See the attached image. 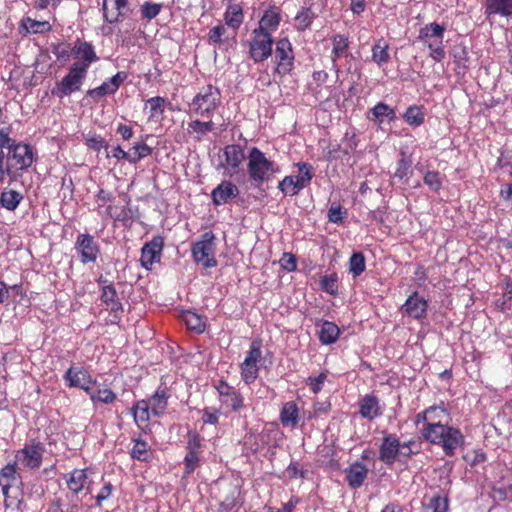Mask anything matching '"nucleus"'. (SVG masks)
I'll list each match as a JSON object with an SVG mask.
<instances>
[{
  "mask_svg": "<svg viewBox=\"0 0 512 512\" xmlns=\"http://www.w3.org/2000/svg\"><path fill=\"white\" fill-rule=\"evenodd\" d=\"M368 475V468L356 461L353 464H351L346 470H345V478L348 483V485L353 488L357 489L361 487L367 478Z\"/></svg>",
  "mask_w": 512,
  "mask_h": 512,
  "instance_id": "2f4dec72",
  "label": "nucleus"
},
{
  "mask_svg": "<svg viewBox=\"0 0 512 512\" xmlns=\"http://www.w3.org/2000/svg\"><path fill=\"white\" fill-rule=\"evenodd\" d=\"M281 20V9L277 6H270L264 11L259 20L258 27L254 30L272 35V32L278 29Z\"/></svg>",
  "mask_w": 512,
  "mask_h": 512,
  "instance_id": "a878e982",
  "label": "nucleus"
},
{
  "mask_svg": "<svg viewBox=\"0 0 512 512\" xmlns=\"http://www.w3.org/2000/svg\"><path fill=\"white\" fill-rule=\"evenodd\" d=\"M262 342L255 339L251 342L244 361L240 364L241 379L247 385L253 383L259 375L262 360Z\"/></svg>",
  "mask_w": 512,
  "mask_h": 512,
  "instance_id": "1a4fd4ad",
  "label": "nucleus"
},
{
  "mask_svg": "<svg viewBox=\"0 0 512 512\" xmlns=\"http://www.w3.org/2000/svg\"><path fill=\"white\" fill-rule=\"evenodd\" d=\"M412 161L404 154H401V158L397 162V168L394 172V177L404 179L412 173L411 170Z\"/></svg>",
  "mask_w": 512,
  "mask_h": 512,
  "instance_id": "bf43d9fd",
  "label": "nucleus"
},
{
  "mask_svg": "<svg viewBox=\"0 0 512 512\" xmlns=\"http://www.w3.org/2000/svg\"><path fill=\"white\" fill-rule=\"evenodd\" d=\"M215 236L212 232H206L202 239L196 242L192 247V254L197 263H201L206 268L216 266L217 261L214 257Z\"/></svg>",
  "mask_w": 512,
  "mask_h": 512,
  "instance_id": "2eb2a0df",
  "label": "nucleus"
},
{
  "mask_svg": "<svg viewBox=\"0 0 512 512\" xmlns=\"http://www.w3.org/2000/svg\"><path fill=\"white\" fill-rule=\"evenodd\" d=\"M428 508L433 512H447L449 508V499L447 495L435 494L427 502Z\"/></svg>",
  "mask_w": 512,
  "mask_h": 512,
  "instance_id": "5fc2aeb1",
  "label": "nucleus"
},
{
  "mask_svg": "<svg viewBox=\"0 0 512 512\" xmlns=\"http://www.w3.org/2000/svg\"><path fill=\"white\" fill-rule=\"evenodd\" d=\"M370 112L373 115V119L377 120L379 123L383 122L384 117H387L390 120H393L396 117L395 110L383 102L375 105Z\"/></svg>",
  "mask_w": 512,
  "mask_h": 512,
  "instance_id": "8fccbe9b",
  "label": "nucleus"
},
{
  "mask_svg": "<svg viewBox=\"0 0 512 512\" xmlns=\"http://www.w3.org/2000/svg\"><path fill=\"white\" fill-rule=\"evenodd\" d=\"M166 100L163 97L156 96L148 99L146 105L150 108V118L162 115L165 111Z\"/></svg>",
  "mask_w": 512,
  "mask_h": 512,
  "instance_id": "052dcab7",
  "label": "nucleus"
},
{
  "mask_svg": "<svg viewBox=\"0 0 512 512\" xmlns=\"http://www.w3.org/2000/svg\"><path fill=\"white\" fill-rule=\"evenodd\" d=\"M45 451L44 443L31 439L21 449L15 451V464H18L19 469L38 470L43 463Z\"/></svg>",
  "mask_w": 512,
  "mask_h": 512,
  "instance_id": "6e6552de",
  "label": "nucleus"
},
{
  "mask_svg": "<svg viewBox=\"0 0 512 512\" xmlns=\"http://www.w3.org/2000/svg\"><path fill=\"white\" fill-rule=\"evenodd\" d=\"M451 421L450 413L444 407L431 406L416 415V424L423 423L421 434H427L438 427L449 425Z\"/></svg>",
  "mask_w": 512,
  "mask_h": 512,
  "instance_id": "9b49d317",
  "label": "nucleus"
},
{
  "mask_svg": "<svg viewBox=\"0 0 512 512\" xmlns=\"http://www.w3.org/2000/svg\"><path fill=\"white\" fill-rule=\"evenodd\" d=\"M202 421L205 424L216 425L219 421V410L212 407H206L202 411Z\"/></svg>",
  "mask_w": 512,
  "mask_h": 512,
  "instance_id": "774afa93",
  "label": "nucleus"
},
{
  "mask_svg": "<svg viewBox=\"0 0 512 512\" xmlns=\"http://www.w3.org/2000/svg\"><path fill=\"white\" fill-rule=\"evenodd\" d=\"M484 8L487 19H491L495 15L512 16V0H486Z\"/></svg>",
  "mask_w": 512,
  "mask_h": 512,
  "instance_id": "473e14b6",
  "label": "nucleus"
},
{
  "mask_svg": "<svg viewBox=\"0 0 512 512\" xmlns=\"http://www.w3.org/2000/svg\"><path fill=\"white\" fill-rule=\"evenodd\" d=\"M382 413L379 399L375 395L367 394L359 401V414L361 417L371 421L381 416Z\"/></svg>",
  "mask_w": 512,
  "mask_h": 512,
  "instance_id": "c756f323",
  "label": "nucleus"
},
{
  "mask_svg": "<svg viewBox=\"0 0 512 512\" xmlns=\"http://www.w3.org/2000/svg\"><path fill=\"white\" fill-rule=\"evenodd\" d=\"M132 5V0H103L104 19L109 23L118 22L133 11Z\"/></svg>",
  "mask_w": 512,
  "mask_h": 512,
  "instance_id": "aec40b11",
  "label": "nucleus"
},
{
  "mask_svg": "<svg viewBox=\"0 0 512 512\" xmlns=\"http://www.w3.org/2000/svg\"><path fill=\"white\" fill-rule=\"evenodd\" d=\"M328 373L327 372H321L316 377H309L307 379V385L310 387L311 391L314 394L319 393L322 390V386L327 379Z\"/></svg>",
  "mask_w": 512,
  "mask_h": 512,
  "instance_id": "338daca9",
  "label": "nucleus"
},
{
  "mask_svg": "<svg viewBox=\"0 0 512 512\" xmlns=\"http://www.w3.org/2000/svg\"><path fill=\"white\" fill-rule=\"evenodd\" d=\"M247 175L250 183L260 188L280 172V166L257 147H251L247 155Z\"/></svg>",
  "mask_w": 512,
  "mask_h": 512,
  "instance_id": "7ed1b4c3",
  "label": "nucleus"
},
{
  "mask_svg": "<svg viewBox=\"0 0 512 512\" xmlns=\"http://www.w3.org/2000/svg\"><path fill=\"white\" fill-rule=\"evenodd\" d=\"M403 118L405 122L408 123L410 126L418 127L424 123L425 113L422 107L412 105L407 108L403 115Z\"/></svg>",
  "mask_w": 512,
  "mask_h": 512,
  "instance_id": "c03bdc74",
  "label": "nucleus"
},
{
  "mask_svg": "<svg viewBox=\"0 0 512 512\" xmlns=\"http://www.w3.org/2000/svg\"><path fill=\"white\" fill-rule=\"evenodd\" d=\"M93 405L96 406L99 403L111 405L117 400V394L110 388H95L91 386L90 392H87Z\"/></svg>",
  "mask_w": 512,
  "mask_h": 512,
  "instance_id": "e433bc0d",
  "label": "nucleus"
},
{
  "mask_svg": "<svg viewBox=\"0 0 512 512\" xmlns=\"http://www.w3.org/2000/svg\"><path fill=\"white\" fill-rule=\"evenodd\" d=\"M133 447L130 456L134 460L148 462L152 457L150 445L142 439H133Z\"/></svg>",
  "mask_w": 512,
  "mask_h": 512,
  "instance_id": "4c0bfd02",
  "label": "nucleus"
},
{
  "mask_svg": "<svg viewBox=\"0 0 512 512\" xmlns=\"http://www.w3.org/2000/svg\"><path fill=\"white\" fill-rule=\"evenodd\" d=\"M18 464H7L0 470V485L2 490H10L11 481L16 479Z\"/></svg>",
  "mask_w": 512,
  "mask_h": 512,
  "instance_id": "49530a36",
  "label": "nucleus"
},
{
  "mask_svg": "<svg viewBox=\"0 0 512 512\" xmlns=\"http://www.w3.org/2000/svg\"><path fill=\"white\" fill-rule=\"evenodd\" d=\"M279 419L284 427L295 428L300 420L298 405L294 401L284 403L280 411Z\"/></svg>",
  "mask_w": 512,
  "mask_h": 512,
  "instance_id": "f704fd0d",
  "label": "nucleus"
},
{
  "mask_svg": "<svg viewBox=\"0 0 512 512\" xmlns=\"http://www.w3.org/2000/svg\"><path fill=\"white\" fill-rule=\"evenodd\" d=\"M75 249L83 264L95 262L100 253L99 244L90 234H79L75 241Z\"/></svg>",
  "mask_w": 512,
  "mask_h": 512,
  "instance_id": "6ab92c4d",
  "label": "nucleus"
},
{
  "mask_svg": "<svg viewBox=\"0 0 512 512\" xmlns=\"http://www.w3.org/2000/svg\"><path fill=\"white\" fill-rule=\"evenodd\" d=\"M0 141V183L8 176L10 181H17L34 162L33 148L25 143L10 138Z\"/></svg>",
  "mask_w": 512,
  "mask_h": 512,
  "instance_id": "f257e3e1",
  "label": "nucleus"
},
{
  "mask_svg": "<svg viewBox=\"0 0 512 512\" xmlns=\"http://www.w3.org/2000/svg\"><path fill=\"white\" fill-rule=\"evenodd\" d=\"M278 188L284 195L295 196L303 188L299 186L294 176H285L278 185Z\"/></svg>",
  "mask_w": 512,
  "mask_h": 512,
  "instance_id": "3c124183",
  "label": "nucleus"
},
{
  "mask_svg": "<svg viewBox=\"0 0 512 512\" xmlns=\"http://www.w3.org/2000/svg\"><path fill=\"white\" fill-rule=\"evenodd\" d=\"M424 183L433 191L438 192L442 187L441 175L437 171H428L424 175Z\"/></svg>",
  "mask_w": 512,
  "mask_h": 512,
  "instance_id": "e2e57ef3",
  "label": "nucleus"
},
{
  "mask_svg": "<svg viewBox=\"0 0 512 512\" xmlns=\"http://www.w3.org/2000/svg\"><path fill=\"white\" fill-rule=\"evenodd\" d=\"M19 33L23 36L28 34H44L52 30L48 20H37L29 16L23 17L19 22Z\"/></svg>",
  "mask_w": 512,
  "mask_h": 512,
  "instance_id": "cd10ccee",
  "label": "nucleus"
},
{
  "mask_svg": "<svg viewBox=\"0 0 512 512\" xmlns=\"http://www.w3.org/2000/svg\"><path fill=\"white\" fill-rule=\"evenodd\" d=\"M347 215L348 213L346 209H344L339 203L333 202L329 207L327 217L331 223L342 224Z\"/></svg>",
  "mask_w": 512,
  "mask_h": 512,
  "instance_id": "864d4df0",
  "label": "nucleus"
},
{
  "mask_svg": "<svg viewBox=\"0 0 512 512\" xmlns=\"http://www.w3.org/2000/svg\"><path fill=\"white\" fill-rule=\"evenodd\" d=\"M107 213L114 219V221H118L123 224L128 222L132 217V211L127 206H122L121 208L108 206Z\"/></svg>",
  "mask_w": 512,
  "mask_h": 512,
  "instance_id": "6e6d98bb",
  "label": "nucleus"
},
{
  "mask_svg": "<svg viewBox=\"0 0 512 512\" xmlns=\"http://www.w3.org/2000/svg\"><path fill=\"white\" fill-rule=\"evenodd\" d=\"M214 388L218 392L219 401L223 407H226L233 412H239L245 407V400L242 393L235 387L229 385L226 380H218L215 382Z\"/></svg>",
  "mask_w": 512,
  "mask_h": 512,
  "instance_id": "4468645a",
  "label": "nucleus"
},
{
  "mask_svg": "<svg viewBox=\"0 0 512 512\" xmlns=\"http://www.w3.org/2000/svg\"><path fill=\"white\" fill-rule=\"evenodd\" d=\"M229 38H231V30L222 23L212 27L207 34V40L212 45H221Z\"/></svg>",
  "mask_w": 512,
  "mask_h": 512,
  "instance_id": "58836bf2",
  "label": "nucleus"
},
{
  "mask_svg": "<svg viewBox=\"0 0 512 512\" xmlns=\"http://www.w3.org/2000/svg\"><path fill=\"white\" fill-rule=\"evenodd\" d=\"M23 199V195L13 189H4L0 195V204L3 208L14 211Z\"/></svg>",
  "mask_w": 512,
  "mask_h": 512,
  "instance_id": "a19ab883",
  "label": "nucleus"
},
{
  "mask_svg": "<svg viewBox=\"0 0 512 512\" xmlns=\"http://www.w3.org/2000/svg\"><path fill=\"white\" fill-rule=\"evenodd\" d=\"M464 459L471 467H476L483 464L487 460V456L481 449H477L467 454Z\"/></svg>",
  "mask_w": 512,
  "mask_h": 512,
  "instance_id": "69168bd1",
  "label": "nucleus"
},
{
  "mask_svg": "<svg viewBox=\"0 0 512 512\" xmlns=\"http://www.w3.org/2000/svg\"><path fill=\"white\" fill-rule=\"evenodd\" d=\"M222 103L218 87L208 84L200 88L189 103V113L199 118H213Z\"/></svg>",
  "mask_w": 512,
  "mask_h": 512,
  "instance_id": "39448f33",
  "label": "nucleus"
},
{
  "mask_svg": "<svg viewBox=\"0 0 512 512\" xmlns=\"http://www.w3.org/2000/svg\"><path fill=\"white\" fill-rule=\"evenodd\" d=\"M389 50V43L383 37L378 39L372 46V61L379 67L386 65L391 60Z\"/></svg>",
  "mask_w": 512,
  "mask_h": 512,
  "instance_id": "c9c22d12",
  "label": "nucleus"
},
{
  "mask_svg": "<svg viewBox=\"0 0 512 512\" xmlns=\"http://www.w3.org/2000/svg\"><path fill=\"white\" fill-rule=\"evenodd\" d=\"M366 268L365 257L362 252H354L349 259V271L354 278L360 276Z\"/></svg>",
  "mask_w": 512,
  "mask_h": 512,
  "instance_id": "09e8293b",
  "label": "nucleus"
},
{
  "mask_svg": "<svg viewBox=\"0 0 512 512\" xmlns=\"http://www.w3.org/2000/svg\"><path fill=\"white\" fill-rule=\"evenodd\" d=\"M182 321L189 330L194 331L197 334H200L205 330V322L203 318L192 311H185L182 314Z\"/></svg>",
  "mask_w": 512,
  "mask_h": 512,
  "instance_id": "79ce46f5",
  "label": "nucleus"
},
{
  "mask_svg": "<svg viewBox=\"0 0 512 512\" xmlns=\"http://www.w3.org/2000/svg\"><path fill=\"white\" fill-rule=\"evenodd\" d=\"M239 489L233 486L230 494L221 501V508L225 511L233 509L238 504Z\"/></svg>",
  "mask_w": 512,
  "mask_h": 512,
  "instance_id": "0e129e2a",
  "label": "nucleus"
},
{
  "mask_svg": "<svg viewBox=\"0 0 512 512\" xmlns=\"http://www.w3.org/2000/svg\"><path fill=\"white\" fill-rule=\"evenodd\" d=\"M238 195V187L229 180H223L211 192L212 202L216 206L224 205Z\"/></svg>",
  "mask_w": 512,
  "mask_h": 512,
  "instance_id": "393cba45",
  "label": "nucleus"
},
{
  "mask_svg": "<svg viewBox=\"0 0 512 512\" xmlns=\"http://www.w3.org/2000/svg\"><path fill=\"white\" fill-rule=\"evenodd\" d=\"M164 239L162 236H154L151 241L144 244L141 250V264L150 270L154 263L160 262Z\"/></svg>",
  "mask_w": 512,
  "mask_h": 512,
  "instance_id": "4be33fe9",
  "label": "nucleus"
},
{
  "mask_svg": "<svg viewBox=\"0 0 512 512\" xmlns=\"http://www.w3.org/2000/svg\"><path fill=\"white\" fill-rule=\"evenodd\" d=\"M298 175L294 176L297 183L303 189L308 186L313 178V168L308 163H297Z\"/></svg>",
  "mask_w": 512,
  "mask_h": 512,
  "instance_id": "de8ad7c7",
  "label": "nucleus"
},
{
  "mask_svg": "<svg viewBox=\"0 0 512 512\" xmlns=\"http://www.w3.org/2000/svg\"><path fill=\"white\" fill-rule=\"evenodd\" d=\"M202 119L200 120L198 117L188 123L187 132L193 135L196 141H201L208 133L215 129V123L211 118Z\"/></svg>",
  "mask_w": 512,
  "mask_h": 512,
  "instance_id": "72a5a7b5",
  "label": "nucleus"
},
{
  "mask_svg": "<svg viewBox=\"0 0 512 512\" xmlns=\"http://www.w3.org/2000/svg\"><path fill=\"white\" fill-rule=\"evenodd\" d=\"M413 441L401 442L394 433L385 434L379 446L378 459L387 466L396 462L406 463L414 454Z\"/></svg>",
  "mask_w": 512,
  "mask_h": 512,
  "instance_id": "20e7f679",
  "label": "nucleus"
},
{
  "mask_svg": "<svg viewBox=\"0 0 512 512\" xmlns=\"http://www.w3.org/2000/svg\"><path fill=\"white\" fill-rule=\"evenodd\" d=\"M446 26L436 22L424 25L418 34V40L429 50V57L441 62L446 56L444 34Z\"/></svg>",
  "mask_w": 512,
  "mask_h": 512,
  "instance_id": "0eeeda50",
  "label": "nucleus"
},
{
  "mask_svg": "<svg viewBox=\"0 0 512 512\" xmlns=\"http://www.w3.org/2000/svg\"><path fill=\"white\" fill-rule=\"evenodd\" d=\"M423 438L431 444L440 446L448 457L454 456L456 450L463 446L465 442V437L460 429L450 424L424 434Z\"/></svg>",
  "mask_w": 512,
  "mask_h": 512,
  "instance_id": "423d86ee",
  "label": "nucleus"
},
{
  "mask_svg": "<svg viewBox=\"0 0 512 512\" xmlns=\"http://www.w3.org/2000/svg\"><path fill=\"white\" fill-rule=\"evenodd\" d=\"M65 479L67 488L72 494L77 495L85 488L90 492L89 485L86 486L88 484L87 469H74L66 474Z\"/></svg>",
  "mask_w": 512,
  "mask_h": 512,
  "instance_id": "7c9ffc66",
  "label": "nucleus"
},
{
  "mask_svg": "<svg viewBox=\"0 0 512 512\" xmlns=\"http://www.w3.org/2000/svg\"><path fill=\"white\" fill-rule=\"evenodd\" d=\"M320 286L323 291L330 295L338 293V276L336 273L324 275L320 280Z\"/></svg>",
  "mask_w": 512,
  "mask_h": 512,
  "instance_id": "4d7b16f0",
  "label": "nucleus"
},
{
  "mask_svg": "<svg viewBox=\"0 0 512 512\" xmlns=\"http://www.w3.org/2000/svg\"><path fill=\"white\" fill-rule=\"evenodd\" d=\"M71 56L77 60L73 65L85 67L88 71L90 65L98 60L93 46L85 41L77 39L71 47Z\"/></svg>",
  "mask_w": 512,
  "mask_h": 512,
  "instance_id": "412c9836",
  "label": "nucleus"
},
{
  "mask_svg": "<svg viewBox=\"0 0 512 512\" xmlns=\"http://www.w3.org/2000/svg\"><path fill=\"white\" fill-rule=\"evenodd\" d=\"M340 329L333 322L324 321L319 332V340L322 344L335 343L339 337Z\"/></svg>",
  "mask_w": 512,
  "mask_h": 512,
  "instance_id": "ea45409f",
  "label": "nucleus"
},
{
  "mask_svg": "<svg viewBox=\"0 0 512 512\" xmlns=\"http://www.w3.org/2000/svg\"><path fill=\"white\" fill-rule=\"evenodd\" d=\"M428 302L420 296L418 292H414L408 297L406 302L401 306V312L416 320H422L427 315Z\"/></svg>",
  "mask_w": 512,
  "mask_h": 512,
  "instance_id": "5701e85b",
  "label": "nucleus"
},
{
  "mask_svg": "<svg viewBox=\"0 0 512 512\" xmlns=\"http://www.w3.org/2000/svg\"><path fill=\"white\" fill-rule=\"evenodd\" d=\"M100 299L106 308L113 314V318L115 320H119L123 313V307L118 298L117 291L112 284L104 285L102 287Z\"/></svg>",
  "mask_w": 512,
  "mask_h": 512,
  "instance_id": "bb28decb",
  "label": "nucleus"
},
{
  "mask_svg": "<svg viewBox=\"0 0 512 512\" xmlns=\"http://www.w3.org/2000/svg\"><path fill=\"white\" fill-rule=\"evenodd\" d=\"M4 495V507L6 510H17L22 512L23 497L22 493L18 492L16 495H11L10 490H2Z\"/></svg>",
  "mask_w": 512,
  "mask_h": 512,
  "instance_id": "603ef678",
  "label": "nucleus"
},
{
  "mask_svg": "<svg viewBox=\"0 0 512 512\" xmlns=\"http://www.w3.org/2000/svg\"><path fill=\"white\" fill-rule=\"evenodd\" d=\"M275 45V74L283 77L294 69V51L291 42L287 38L277 40Z\"/></svg>",
  "mask_w": 512,
  "mask_h": 512,
  "instance_id": "f8f14e48",
  "label": "nucleus"
},
{
  "mask_svg": "<svg viewBox=\"0 0 512 512\" xmlns=\"http://www.w3.org/2000/svg\"><path fill=\"white\" fill-rule=\"evenodd\" d=\"M127 79V73L120 71L111 77L108 81L103 82L100 86L89 89L87 96L93 99H100L107 95H113L117 92L122 83Z\"/></svg>",
  "mask_w": 512,
  "mask_h": 512,
  "instance_id": "b1692460",
  "label": "nucleus"
},
{
  "mask_svg": "<svg viewBox=\"0 0 512 512\" xmlns=\"http://www.w3.org/2000/svg\"><path fill=\"white\" fill-rule=\"evenodd\" d=\"M170 396L168 387L159 386L149 399L136 401L131 408L136 425L144 429L149 425L151 416H163L167 410Z\"/></svg>",
  "mask_w": 512,
  "mask_h": 512,
  "instance_id": "f03ea898",
  "label": "nucleus"
},
{
  "mask_svg": "<svg viewBox=\"0 0 512 512\" xmlns=\"http://www.w3.org/2000/svg\"><path fill=\"white\" fill-rule=\"evenodd\" d=\"M452 57L458 68L467 69L469 56L465 46H455L452 50Z\"/></svg>",
  "mask_w": 512,
  "mask_h": 512,
  "instance_id": "13d9d810",
  "label": "nucleus"
},
{
  "mask_svg": "<svg viewBox=\"0 0 512 512\" xmlns=\"http://www.w3.org/2000/svg\"><path fill=\"white\" fill-rule=\"evenodd\" d=\"M316 15L310 7H303L295 16V28L298 31H305L309 28Z\"/></svg>",
  "mask_w": 512,
  "mask_h": 512,
  "instance_id": "37998d69",
  "label": "nucleus"
},
{
  "mask_svg": "<svg viewBox=\"0 0 512 512\" xmlns=\"http://www.w3.org/2000/svg\"><path fill=\"white\" fill-rule=\"evenodd\" d=\"M244 21V12L240 4L228 5L224 13L225 25L231 30V38L235 39L237 31Z\"/></svg>",
  "mask_w": 512,
  "mask_h": 512,
  "instance_id": "c85d7f7f",
  "label": "nucleus"
},
{
  "mask_svg": "<svg viewBox=\"0 0 512 512\" xmlns=\"http://www.w3.org/2000/svg\"><path fill=\"white\" fill-rule=\"evenodd\" d=\"M273 39L269 33L253 30L249 42V56L255 63L264 62L273 52Z\"/></svg>",
  "mask_w": 512,
  "mask_h": 512,
  "instance_id": "ddd939ff",
  "label": "nucleus"
},
{
  "mask_svg": "<svg viewBox=\"0 0 512 512\" xmlns=\"http://www.w3.org/2000/svg\"><path fill=\"white\" fill-rule=\"evenodd\" d=\"M87 73L88 71L85 70V67L72 64L68 73L60 82L56 83V86L52 89V94L59 98H63L79 91Z\"/></svg>",
  "mask_w": 512,
  "mask_h": 512,
  "instance_id": "9d476101",
  "label": "nucleus"
},
{
  "mask_svg": "<svg viewBox=\"0 0 512 512\" xmlns=\"http://www.w3.org/2000/svg\"><path fill=\"white\" fill-rule=\"evenodd\" d=\"M332 59L335 62L337 59L346 56L348 47H349V41L348 38L341 34H336L332 37Z\"/></svg>",
  "mask_w": 512,
  "mask_h": 512,
  "instance_id": "a18cd8bd",
  "label": "nucleus"
},
{
  "mask_svg": "<svg viewBox=\"0 0 512 512\" xmlns=\"http://www.w3.org/2000/svg\"><path fill=\"white\" fill-rule=\"evenodd\" d=\"M187 453L184 457L183 478L191 475L201 465L202 439L197 433H189L187 441Z\"/></svg>",
  "mask_w": 512,
  "mask_h": 512,
  "instance_id": "f3484780",
  "label": "nucleus"
},
{
  "mask_svg": "<svg viewBox=\"0 0 512 512\" xmlns=\"http://www.w3.org/2000/svg\"><path fill=\"white\" fill-rule=\"evenodd\" d=\"M224 160L221 166L224 169V175L233 177L242 170V164L247 156L243 146L240 144H229L223 149Z\"/></svg>",
  "mask_w": 512,
  "mask_h": 512,
  "instance_id": "dca6fc26",
  "label": "nucleus"
},
{
  "mask_svg": "<svg viewBox=\"0 0 512 512\" xmlns=\"http://www.w3.org/2000/svg\"><path fill=\"white\" fill-rule=\"evenodd\" d=\"M161 9V4L145 2L140 9L141 17L144 20L150 21L161 12Z\"/></svg>",
  "mask_w": 512,
  "mask_h": 512,
  "instance_id": "680f3d73",
  "label": "nucleus"
},
{
  "mask_svg": "<svg viewBox=\"0 0 512 512\" xmlns=\"http://www.w3.org/2000/svg\"><path fill=\"white\" fill-rule=\"evenodd\" d=\"M64 380L70 388H79L90 392L91 386H95L97 381L92 377L87 369L79 366H71L64 374Z\"/></svg>",
  "mask_w": 512,
  "mask_h": 512,
  "instance_id": "a211bd4d",
  "label": "nucleus"
}]
</instances>
